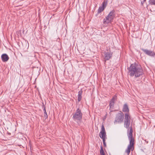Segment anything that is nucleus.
<instances>
[{"mask_svg": "<svg viewBox=\"0 0 155 155\" xmlns=\"http://www.w3.org/2000/svg\"><path fill=\"white\" fill-rule=\"evenodd\" d=\"M114 103H111V102H110V103H109V106H110V108H113L114 107Z\"/></svg>", "mask_w": 155, "mask_h": 155, "instance_id": "nucleus-21", "label": "nucleus"}, {"mask_svg": "<svg viewBox=\"0 0 155 155\" xmlns=\"http://www.w3.org/2000/svg\"><path fill=\"white\" fill-rule=\"evenodd\" d=\"M133 130L132 126L130 127V130L129 132H127V136L129 140V144L128 145L134 147V138L133 137Z\"/></svg>", "mask_w": 155, "mask_h": 155, "instance_id": "nucleus-5", "label": "nucleus"}, {"mask_svg": "<svg viewBox=\"0 0 155 155\" xmlns=\"http://www.w3.org/2000/svg\"><path fill=\"white\" fill-rule=\"evenodd\" d=\"M105 137H104L103 138H102L103 139V145H104V146L105 147H106V143H105Z\"/></svg>", "mask_w": 155, "mask_h": 155, "instance_id": "nucleus-19", "label": "nucleus"}, {"mask_svg": "<svg viewBox=\"0 0 155 155\" xmlns=\"http://www.w3.org/2000/svg\"><path fill=\"white\" fill-rule=\"evenodd\" d=\"M42 107V108H43V111L44 112V116L45 118V119H46L48 118V115L46 111L45 106V105H44L43 103V105Z\"/></svg>", "mask_w": 155, "mask_h": 155, "instance_id": "nucleus-13", "label": "nucleus"}, {"mask_svg": "<svg viewBox=\"0 0 155 155\" xmlns=\"http://www.w3.org/2000/svg\"><path fill=\"white\" fill-rule=\"evenodd\" d=\"M124 115L122 112L117 113L116 116L115 120L114 121V124L117 123H121L123 121Z\"/></svg>", "mask_w": 155, "mask_h": 155, "instance_id": "nucleus-6", "label": "nucleus"}, {"mask_svg": "<svg viewBox=\"0 0 155 155\" xmlns=\"http://www.w3.org/2000/svg\"><path fill=\"white\" fill-rule=\"evenodd\" d=\"M144 140V141H145L146 142L147 144V143H148V141H147L146 140Z\"/></svg>", "mask_w": 155, "mask_h": 155, "instance_id": "nucleus-23", "label": "nucleus"}, {"mask_svg": "<svg viewBox=\"0 0 155 155\" xmlns=\"http://www.w3.org/2000/svg\"><path fill=\"white\" fill-rule=\"evenodd\" d=\"M132 148H133V149L132 150V151L133 150L134 148V147L129 145L128 146L127 148L125 151V152L127 154V155H129L130 152V150L132 149Z\"/></svg>", "mask_w": 155, "mask_h": 155, "instance_id": "nucleus-12", "label": "nucleus"}, {"mask_svg": "<svg viewBox=\"0 0 155 155\" xmlns=\"http://www.w3.org/2000/svg\"><path fill=\"white\" fill-rule=\"evenodd\" d=\"M104 9V8H103L102 7L100 6L98 10L97 14H99L101 13L103 11Z\"/></svg>", "mask_w": 155, "mask_h": 155, "instance_id": "nucleus-17", "label": "nucleus"}, {"mask_svg": "<svg viewBox=\"0 0 155 155\" xmlns=\"http://www.w3.org/2000/svg\"><path fill=\"white\" fill-rule=\"evenodd\" d=\"M108 2V0H104V2L102 3V6L101 7H102V8H105L106 7L107 4Z\"/></svg>", "mask_w": 155, "mask_h": 155, "instance_id": "nucleus-15", "label": "nucleus"}, {"mask_svg": "<svg viewBox=\"0 0 155 155\" xmlns=\"http://www.w3.org/2000/svg\"><path fill=\"white\" fill-rule=\"evenodd\" d=\"M100 134L101 135L100 136L101 138H103L106 137V132L105 129L104 127L103 124H102L101 126V130L100 132Z\"/></svg>", "mask_w": 155, "mask_h": 155, "instance_id": "nucleus-9", "label": "nucleus"}, {"mask_svg": "<svg viewBox=\"0 0 155 155\" xmlns=\"http://www.w3.org/2000/svg\"><path fill=\"white\" fill-rule=\"evenodd\" d=\"M115 16V12L114 10L110 11L108 15L103 20L104 24H108L112 21Z\"/></svg>", "mask_w": 155, "mask_h": 155, "instance_id": "nucleus-4", "label": "nucleus"}, {"mask_svg": "<svg viewBox=\"0 0 155 155\" xmlns=\"http://www.w3.org/2000/svg\"><path fill=\"white\" fill-rule=\"evenodd\" d=\"M9 57L8 55L6 54H4L1 55V58L3 62H6L8 61Z\"/></svg>", "mask_w": 155, "mask_h": 155, "instance_id": "nucleus-11", "label": "nucleus"}, {"mask_svg": "<svg viewBox=\"0 0 155 155\" xmlns=\"http://www.w3.org/2000/svg\"><path fill=\"white\" fill-rule=\"evenodd\" d=\"M125 118L124 120V127L127 129V132H129L130 130V128L132 126V123L133 120L131 121V117L130 114H125Z\"/></svg>", "mask_w": 155, "mask_h": 155, "instance_id": "nucleus-3", "label": "nucleus"}, {"mask_svg": "<svg viewBox=\"0 0 155 155\" xmlns=\"http://www.w3.org/2000/svg\"><path fill=\"white\" fill-rule=\"evenodd\" d=\"M122 111L123 112H125L126 113L125 114H129V110L128 106L127 103L123 105Z\"/></svg>", "mask_w": 155, "mask_h": 155, "instance_id": "nucleus-10", "label": "nucleus"}, {"mask_svg": "<svg viewBox=\"0 0 155 155\" xmlns=\"http://www.w3.org/2000/svg\"><path fill=\"white\" fill-rule=\"evenodd\" d=\"M149 3L151 5H155V0H149Z\"/></svg>", "mask_w": 155, "mask_h": 155, "instance_id": "nucleus-20", "label": "nucleus"}, {"mask_svg": "<svg viewBox=\"0 0 155 155\" xmlns=\"http://www.w3.org/2000/svg\"><path fill=\"white\" fill-rule=\"evenodd\" d=\"M107 51H105L104 53V59L106 60H108L111 58L112 56L113 52L110 51V48H107L106 49Z\"/></svg>", "mask_w": 155, "mask_h": 155, "instance_id": "nucleus-7", "label": "nucleus"}, {"mask_svg": "<svg viewBox=\"0 0 155 155\" xmlns=\"http://www.w3.org/2000/svg\"><path fill=\"white\" fill-rule=\"evenodd\" d=\"M146 0H143V2H141V4L143 5V3L146 1Z\"/></svg>", "mask_w": 155, "mask_h": 155, "instance_id": "nucleus-22", "label": "nucleus"}, {"mask_svg": "<svg viewBox=\"0 0 155 155\" xmlns=\"http://www.w3.org/2000/svg\"><path fill=\"white\" fill-rule=\"evenodd\" d=\"M72 115V118L74 121L76 122L78 125H80L82 121L83 117V114L81 110L78 108L75 113Z\"/></svg>", "mask_w": 155, "mask_h": 155, "instance_id": "nucleus-2", "label": "nucleus"}, {"mask_svg": "<svg viewBox=\"0 0 155 155\" xmlns=\"http://www.w3.org/2000/svg\"><path fill=\"white\" fill-rule=\"evenodd\" d=\"M82 91H80L78 92V101H80L82 98Z\"/></svg>", "mask_w": 155, "mask_h": 155, "instance_id": "nucleus-14", "label": "nucleus"}, {"mask_svg": "<svg viewBox=\"0 0 155 155\" xmlns=\"http://www.w3.org/2000/svg\"><path fill=\"white\" fill-rule=\"evenodd\" d=\"M141 50L146 54L149 56L154 57L155 56V53L153 51L149 50L147 49H144L143 48H141Z\"/></svg>", "mask_w": 155, "mask_h": 155, "instance_id": "nucleus-8", "label": "nucleus"}, {"mask_svg": "<svg viewBox=\"0 0 155 155\" xmlns=\"http://www.w3.org/2000/svg\"><path fill=\"white\" fill-rule=\"evenodd\" d=\"M100 154L101 155H105L103 148L102 146L101 147Z\"/></svg>", "mask_w": 155, "mask_h": 155, "instance_id": "nucleus-18", "label": "nucleus"}, {"mask_svg": "<svg viewBox=\"0 0 155 155\" xmlns=\"http://www.w3.org/2000/svg\"><path fill=\"white\" fill-rule=\"evenodd\" d=\"M117 100V95L116 94L114 97H113V98L111 99L110 101L111 102V103H113L114 104L115 101H116Z\"/></svg>", "mask_w": 155, "mask_h": 155, "instance_id": "nucleus-16", "label": "nucleus"}, {"mask_svg": "<svg viewBox=\"0 0 155 155\" xmlns=\"http://www.w3.org/2000/svg\"><path fill=\"white\" fill-rule=\"evenodd\" d=\"M131 77L134 76L136 78L140 77L143 74V71L140 64L135 62L131 64L127 68Z\"/></svg>", "mask_w": 155, "mask_h": 155, "instance_id": "nucleus-1", "label": "nucleus"}]
</instances>
